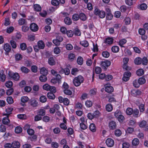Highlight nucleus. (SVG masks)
Here are the masks:
<instances>
[{
	"label": "nucleus",
	"instance_id": "2f4dec72",
	"mask_svg": "<svg viewBox=\"0 0 148 148\" xmlns=\"http://www.w3.org/2000/svg\"><path fill=\"white\" fill-rule=\"evenodd\" d=\"M65 23L67 25H70L72 23V21L71 19L68 17H66L64 18Z\"/></svg>",
	"mask_w": 148,
	"mask_h": 148
},
{
	"label": "nucleus",
	"instance_id": "bb28decb",
	"mask_svg": "<svg viewBox=\"0 0 148 148\" xmlns=\"http://www.w3.org/2000/svg\"><path fill=\"white\" fill-rule=\"evenodd\" d=\"M138 82L140 85H142L145 83L146 79L144 77H140L138 79Z\"/></svg>",
	"mask_w": 148,
	"mask_h": 148
},
{
	"label": "nucleus",
	"instance_id": "8fccbe9b",
	"mask_svg": "<svg viewBox=\"0 0 148 148\" xmlns=\"http://www.w3.org/2000/svg\"><path fill=\"white\" fill-rule=\"evenodd\" d=\"M59 102H67L69 101V99L66 98H64L60 96L58 98Z\"/></svg>",
	"mask_w": 148,
	"mask_h": 148
},
{
	"label": "nucleus",
	"instance_id": "58836bf2",
	"mask_svg": "<svg viewBox=\"0 0 148 148\" xmlns=\"http://www.w3.org/2000/svg\"><path fill=\"white\" fill-rule=\"evenodd\" d=\"M79 18L83 21H85L86 19V15L83 13H81L79 15Z\"/></svg>",
	"mask_w": 148,
	"mask_h": 148
},
{
	"label": "nucleus",
	"instance_id": "a878e982",
	"mask_svg": "<svg viewBox=\"0 0 148 148\" xmlns=\"http://www.w3.org/2000/svg\"><path fill=\"white\" fill-rule=\"evenodd\" d=\"M9 117H5L3 118L2 120V122L3 124L8 125L10 123V121L8 119Z\"/></svg>",
	"mask_w": 148,
	"mask_h": 148
},
{
	"label": "nucleus",
	"instance_id": "6e6d98bb",
	"mask_svg": "<svg viewBox=\"0 0 148 148\" xmlns=\"http://www.w3.org/2000/svg\"><path fill=\"white\" fill-rule=\"evenodd\" d=\"M66 125L67 124H65L64 123H61L60 124V126L61 129L64 130H66L67 129Z\"/></svg>",
	"mask_w": 148,
	"mask_h": 148
},
{
	"label": "nucleus",
	"instance_id": "5fc2aeb1",
	"mask_svg": "<svg viewBox=\"0 0 148 148\" xmlns=\"http://www.w3.org/2000/svg\"><path fill=\"white\" fill-rule=\"evenodd\" d=\"M97 90L96 89H92L90 91V94L91 95H95L96 94Z\"/></svg>",
	"mask_w": 148,
	"mask_h": 148
},
{
	"label": "nucleus",
	"instance_id": "9b49d317",
	"mask_svg": "<svg viewBox=\"0 0 148 148\" xmlns=\"http://www.w3.org/2000/svg\"><path fill=\"white\" fill-rule=\"evenodd\" d=\"M111 62L108 60H105L101 62V65L104 69H106L110 65Z\"/></svg>",
	"mask_w": 148,
	"mask_h": 148
},
{
	"label": "nucleus",
	"instance_id": "c756f323",
	"mask_svg": "<svg viewBox=\"0 0 148 148\" xmlns=\"http://www.w3.org/2000/svg\"><path fill=\"white\" fill-rule=\"evenodd\" d=\"M53 93L48 92L47 93V96L49 99H53L55 98V96Z\"/></svg>",
	"mask_w": 148,
	"mask_h": 148
},
{
	"label": "nucleus",
	"instance_id": "7ed1b4c3",
	"mask_svg": "<svg viewBox=\"0 0 148 148\" xmlns=\"http://www.w3.org/2000/svg\"><path fill=\"white\" fill-rule=\"evenodd\" d=\"M8 76L11 79L17 81L20 78V76L18 73H14L12 71H9L8 73Z\"/></svg>",
	"mask_w": 148,
	"mask_h": 148
},
{
	"label": "nucleus",
	"instance_id": "774afa93",
	"mask_svg": "<svg viewBox=\"0 0 148 148\" xmlns=\"http://www.w3.org/2000/svg\"><path fill=\"white\" fill-rule=\"evenodd\" d=\"M66 48L67 50H70L73 49V46L71 44H68L66 45Z\"/></svg>",
	"mask_w": 148,
	"mask_h": 148
},
{
	"label": "nucleus",
	"instance_id": "393cba45",
	"mask_svg": "<svg viewBox=\"0 0 148 148\" xmlns=\"http://www.w3.org/2000/svg\"><path fill=\"white\" fill-rule=\"evenodd\" d=\"M106 109L107 111L110 112L113 109V107L112 104L109 103L106 106Z\"/></svg>",
	"mask_w": 148,
	"mask_h": 148
},
{
	"label": "nucleus",
	"instance_id": "9d476101",
	"mask_svg": "<svg viewBox=\"0 0 148 148\" xmlns=\"http://www.w3.org/2000/svg\"><path fill=\"white\" fill-rule=\"evenodd\" d=\"M13 108L11 107H8L5 110V112L3 114V115L7 117H9V115L12 113Z\"/></svg>",
	"mask_w": 148,
	"mask_h": 148
},
{
	"label": "nucleus",
	"instance_id": "423d86ee",
	"mask_svg": "<svg viewBox=\"0 0 148 148\" xmlns=\"http://www.w3.org/2000/svg\"><path fill=\"white\" fill-rule=\"evenodd\" d=\"M38 45L34 47L35 51L38 52V49L37 48L38 47L39 49H43L45 47V45L44 42L42 40H39L38 42Z\"/></svg>",
	"mask_w": 148,
	"mask_h": 148
},
{
	"label": "nucleus",
	"instance_id": "e2e57ef3",
	"mask_svg": "<svg viewBox=\"0 0 148 148\" xmlns=\"http://www.w3.org/2000/svg\"><path fill=\"white\" fill-rule=\"evenodd\" d=\"M60 50L59 47H56L54 49V52L56 54H58L60 53Z\"/></svg>",
	"mask_w": 148,
	"mask_h": 148
},
{
	"label": "nucleus",
	"instance_id": "49530a36",
	"mask_svg": "<svg viewBox=\"0 0 148 148\" xmlns=\"http://www.w3.org/2000/svg\"><path fill=\"white\" fill-rule=\"evenodd\" d=\"M51 3L52 5L57 6L59 5V2L57 0H52L51 1Z\"/></svg>",
	"mask_w": 148,
	"mask_h": 148
},
{
	"label": "nucleus",
	"instance_id": "79ce46f5",
	"mask_svg": "<svg viewBox=\"0 0 148 148\" xmlns=\"http://www.w3.org/2000/svg\"><path fill=\"white\" fill-rule=\"evenodd\" d=\"M77 63L80 65H82L83 62V59L81 57H79L77 59Z\"/></svg>",
	"mask_w": 148,
	"mask_h": 148
},
{
	"label": "nucleus",
	"instance_id": "a19ab883",
	"mask_svg": "<svg viewBox=\"0 0 148 148\" xmlns=\"http://www.w3.org/2000/svg\"><path fill=\"white\" fill-rule=\"evenodd\" d=\"M80 44L83 46L87 47L88 46V42L86 40H84L81 41L80 42Z\"/></svg>",
	"mask_w": 148,
	"mask_h": 148
},
{
	"label": "nucleus",
	"instance_id": "39448f33",
	"mask_svg": "<svg viewBox=\"0 0 148 148\" xmlns=\"http://www.w3.org/2000/svg\"><path fill=\"white\" fill-rule=\"evenodd\" d=\"M43 87L44 89L47 91H50L53 93H55L56 92L55 87L51 86L48 84H44L43 86Z\"/></svg>",
	"mask_w": 148,
	"mask_h": 148
},
{
	"label": "nucleus",
	"instance_id": "b1692460",
	"mask_svg": "<svg viewBox=\"0 0 148 148\" xmlns=\"http://www.w3.org/2000/svg\"><path fill=\"white\" fill-rule=\"evenodd\" d=\"M144 73V71L142 69H139L136 71V74L138 76H141L143 75Z\"/></svg>",
	"mask_w": 148,
	"mask_h": 148
},
{
	"label": "nucleus",
	"instance_id": "cd10ccee",
	"mask_svg": "<svg viewBox=\"0 0 148 148\" xmlns=\"http://www.w3.org/2000/svg\"><path fill=\"white\" fill-rule=\"evenodd\" d=\"M68 58L69 60L72 61L75 58V55L73 53H70L68 55Z\"/></svg>",
	"mask_w": 148,
	"mask_h": 148
},
{
	"label": "nucleus",
	"instance_id": "ea45409f",
	"mask_svg": "<svg viewBox=\"0 0 148 148\" xmlns=\"http://www.w3.org/2000/svg\"><path fill=\"white\" fill-rule=\"evenodd\" d=\"M133 86L136 88H139L140 86V84L138 83V80L136 79L134 80L133 82Z\"/></svg>",
	"mask_w": 148,
	"mask_h": 148
},
{
	"label": "nucleus",
	"instance_id": "ddd939ff",
	"mask_svg": "<svg viewBox=\"0 0 148 148\" xmlns=\"http://www.w3.org/2000/svg\"><path fill=\"white\" fill-rule=\"evenodd\" d=\"M113 88L110 86V84H107L105 85V90L106 92L110 93L113 91Z\"/></svg>",
	"mask_w": 148,
	"mask_h": 148
},
{
	"label": "nucleus",
	"instance_id": "0e129e2a",
	"mask_svg": "<svg viewBox=\"0 0 148 148\" xmlns=\"http://www.w3.org/2000/svg\"><path fill=\"white\" fill-rule=\"evenodd\" d=\"M113 17V15L111 13H107L106 18L108 20H111Z\"/></svg>",
	"mask_w": 148,
	"mask_h": 148
},
{
	"label": "nucleus",
	"instance_id": "4d7b16f0",
	"mask_svg": "<svg viewBox=\"0 0 148 148\" xmlns=\"http://www.w3.org/2000/svg\"><path fill=\"white\" fill-rule=\"evenodd\" d=\"M140 8L141 10H145L147 8V5L145 3L141 4L140 6Z\"/></svg>",
	"mask_w": 148,
	"mask_h": 148
},
{
	"label": "nucleus",
	"instance_id": "4c0bfd02",
	"mask_svg": "<svg viewBox=\"0 0 148 148\" xmlns=\"http://www.w3.org/2000/svg\"><path fill=\"white\" fill-rule=\"evenodd\" d=\"M22 129L19 126H17L15 127V132L17 134H19L21 132Z\"/></svg>",
	"mask_w": 148,
	"mask_h": 148
},
{
	"label": "nucleus",
	"instance_id": "f03ea898",
	"mask_svg": "<svg viewBox=\"0 0 148 148\" xmlns=\"http://www.w3.org/2000/svg\"><path fill=\"white\" fill-rule=\"evenodd\" d=\"M84 80L83 77L81 75H79L75 77L73 80V83L76 86H79Z\"/></svg>",
	"mask_w": 148,
	"mask_h": 148
},
{
	"label": "nucleus",
	"instance_id": "72a5a7b5",
	"mask_svg": "<svg viewBox=\"0 0 148 148\" xmlns=\"http://www.w3.org/2000/svg\"><path fill=\"white\" fill-rule=\"evenodd\" d=\"M38 114L41 116L45 115V110L43 109H40L38 111Z\"/></svg>",
	"mask_w": 148,
	"mask_h": 148
},
{
	"label": "nucleus",
	"instance_id": "f3484780",
	"mask_svg": "<svg viewBox=\"0 0 148 148\" xmlns=\"http://www.w3.org/2000/svg\"><path fill=\"white\" fill-rule=\"evenodd\" d=\"M49 64L51 66L54 65L56 63L55 58L53 57H50L48 60Z\"/></svg>",
	"mask_w": 148,
	"mask_h": 148
},
{
	"label": "nucleus",
	"instance_id": "4be33fe9",
	"mask_svg": "<svg viewBox=\"0 0 148 148\" xmlns=\"http://www.w3.org/2000/svg\"><path fill=\"white\" fill-rule=\"evenodd\" d=\"M90 130L92 132H95L96 130V127L95 125L93 123L90 124L89 127Z\"/></svg>",
	"mask_w": 148,
	"mask_h": 148
},
{
	"label": "nucleus",
	"instance_id": "c03bdc74",
	"mask_svg": "<svg viewBox=\"0 0 148 148\" xmlns=\"http://www.w3.org/2000/svg\"><path fill=\"white\" fill-rule=\"evenodd\" d=\"M66 34L67 36L69 37H72L74 34L73 32L71 30H68L67 31Z\"/></svg>",
	"mask_w": 148,
	"mask_h": 148
},
{
	"label": "nucleus",
	"instance_id": "4468645a",
	"mask_svg": "<svg viewBox=\"0 0 148 148\" xmlns=\"http://www.w3.org/2000/svg\"><path fill=\"white\" fill-rule=\"evenodd\" d=\"M31 30L33 32L37 31L38 29V25L35 23H33L31 24L30 26Z\"/></svg>",
	"mask_w": 148,
	"mask_h": 148
},
{
	"label": "nucleus",
	"instance_id": "09e8293b",
	"mask_svg": "<svg viewBox=\"0 0 148 148\" xmlns=\"http://www.w3.org/2000/svg\"><path fill=\"white\" fill-rule=\"evenodd\" d=\"M64 92L65 94L67 95H71L72 94V91L68 89H65L64 90Z\"/></svg>",
	"mask_w": 148,
	"mask_h": 148
},
{
	"label": "nucleus",
	"instance_id": "680f3d73",
	"mask_svg": "<svg viewBox=\"0 0 148 148\" xmlns=\"http://www.w3.org/2000/svg\"><path fill=\"white\" fill-rule=\"evenodd\" d=\"M80 126L81 128L83 130H85L87 127V126L86 125L84 124V123H80Z\"/></svg>",
	"mask_w": 148,
	"mask_h": 148
},
{
	"label": "nucleus",
	"instance_id": "37998d69",
	"mask_svg": "<svg viewBox=\"0 0 148 148\" xmlns=\"http://www.w3.org/2000/svg\"><path fill=\"white\" fill-rule=\"evenodd\" d=\"M147 122L143 120L139 123V126L142 128L146 126Z\"/></svg>",
	"mask_w": 148,
	"mask_h": 148
},
{
	"label": "nucleus",
	"instance_id": "412c9836",
	"mask_svg": "<svg viewBox=\"0 0 148 148\" xmlns=\"http://www.w3.org/2000/svg\"><path fill=\"white\" fill-rule=\"evenodd\" d=\"M12 144V148H19L20 147V143L18 141H14Z\"/></svg>",
	"mask_w": 148,
	"mask_h": 148
},
{
	"label": "nucleus",
	"instance_id": "c9c22d12",
	"mask_svg": "<svg viewBox=\"0 0 148 148\" xmlns=\"http://www.w3.org/2000/svg\"><path fill=\"white\" fill-rule=\"evenodd\" d=\"M139 143V140L138 138H134L132 140V143L133 145L136 146L138 145Z\"/></svg>",
	"mask_w": 148,
	"mask_h": 148
},
{
	"label": "nucleus",
	"instance_id": "dca6fc26",
	"mask_svg": "<svg viewBox=\"0 0 148 148\" xmlns=\"http://www.w3.org/2000/svg\"><path fill=\"white\" fill-rule=\"evenodd\" d=\"M130 78V73L129 72H126L125 73L123 79L125 82L128 81Z\"/></svg>",
	"mask_w": 148,
	"mask_h": 148
},
{
	"label": "nucleus",
	"instance_id": "aec40b11",
	"mask_svg": "<svg viewBox=\"0 0 148 148\" xmlns=\"http://www.w3.org/2000/svg\"><path fill=\"white\" fill-rule=\"evenodd\" d=\"M40 73L43 75H47L48 74V70L45 68L42 67L40 69Z\"/></svg>",
	"mask_w": 148,
	"mask_h": 148
},
{
	"label": "nucleus",
	"instance_id": "de8ad7c7",
	"mask_svg": "<svg viewBox=\"0 0 148 148\" xmlns=\"http://www.w3.org/2000/svg\"><path fill=\"white\" fill-rule=\"evenodd\" d=\"M13 83L11 81H8L5 83V86L7 88H11L12 86Z\"/></svg>",
	"mask_w": 148,
	"mask_h": 148
},
{
	"label": "nucleus",
	"instance_id": "f8f14e48",
	"mask_svg": "<svg viewBox=\"0 0 148 148\" xmlns=\"http://www.w3.org/2000/svg\"><path fill=\"white\" fill-rule=\"evenodd\" d=\"M106 143L107 145L109 147H112L114 144V141L110 138H108L106 140Z\"/></svg>",
	"mask_w": 148,
	"mask_h": 148
},
{
	"label": "nucleus",
	"instance_id": "69168bd1",
	"mask_svg": "<svg viewBox=\"0 0 148 148\" xmlns=\"http://www.w3.org/2000/svg\"><path fill=\"white\" fill-rule=\"evenodd\" d=\"M72 18L73 20L76 21L79 18V16L77 14H75L73 16Z\"/></svg>",
	"mask_w": 148,
	"mask_h": 148
},
{
	"label": "nucleus",
	"instance_id": "f257e3e1",
	"mask_svg": "<svg viewBox=\"0 0 148 148\" xmlns=\"http://www.w3.org/2000/svg\"><path fill=\"white\" fill-rule=\"evenodd\" d=\"M134 63L137 65L140 64L142 63L143 65H146L148 62V60L147 57H144L143 59L140 58H136L134 60Z\"/></svg>",
	"mask_w": 148,
	"mask_h": 148
},
{
	"label": "nucleus",
	"instance_id": "2eb2a0df",
	"mask_svg": "<svg viewBox=\"0 0 148 148\" xmlns=\"http://www.w3.org/2000/svg\"><path fill=\"white\" fill-rule=\"evenodd\" d=\"M113 39L112 37H108L106 38L105 41L104 43L107 45H110L113 43Z\"/></svg>",
	"mask_w": 148,
	"mask_h": 148
},
{
	"label": "nucleus",
	"instance_id": "473e14b6",
	"mask_svg": "<svg viewBox=\"0 0 148 148\" xmlns=\"http://www.w3.org/2000/svg\"><path fill=\"white\" fill-rule=\"evenodd\" d=\"M21 70L23 73H27L29 71V70L26 67L22 66L21 68Z\"/></svg>",
	"mask_w": 148,
	"mask_h": 148
},
{
	"label": "nucleus",
	"instance_id": "f704fd0d",
	"mask_svg": "<svg viewBox=\"0 0 148 148\" xmlns=\"http://www.w3.org/2000/svg\"><path fill=\"white\" fill-rule=\"evenodd\" d=\"M18 22L19 25H22L26 24V21L25 19L21 18L19 19Z\"/></svg>",
	"mask_w": 148,
	"mask_h": 148
},
{
	"label": "nucleus",
	"instance_id": "052dcab7",
	"mask_svg": "<svg viewBox=\"0 0 148 148\" xmlns=\"http://www.w3.org/2000/svg\"><path fill=\"white\" fill-rule=\"evenodd\" d=\"M102 55L104 57L107 58L109 56L110 54L107 51H103L102 53Z\"/></svg>",
	"mask_w": 148,
	"mask_h": 148
},
{
	"label": "nucleus",
	"instance_id": "603ef678",
	"mask_svg": "<svg viewBox=\"0 0 148 148\" xmlns=\"http://www.w3.org/2000/svg\"><path fill=\"white\" fill-rule=\"evenodd\" d=\"M122 114L121 111L118 110H116L114 113V115L115 116L116 118L120 116Z\"/></svg>",
	"mask_w": 148,
	"mask_h": 148
},
{
	"label": "nucleus",
	"instance_id": "e433bc0d",
	"mask_svg": "<svg viewBox=\"0 0 148 148\" xmlns=\"http://www.w3.org/2000/svg\"><path fill=\"white\" fill-rule=\"evenodd\" d=\"M34 9L37 11H40L41 10L40 6L38 4H35L34 6Z\"/></svg>",
	"mask_w": 148,
	"mask_h": 148
},
{
	"label": "nucleus",
	"instance_id": "13d9d810",
	"mask_svg": "<svg viewBox=\"0 0 148 148\" xmlns=\"http://www.w3.org/2000/svg\"><path fill=\"white\" fill-rule=\"evenodd\" d=\"M127 41L125 39H123L120 40L119 42V45L121 47Z\"/></svg>",
	"mask_w": 148,
	"mask_h": 148
},
{
	"label": "nucleus",
	"instance_id": "a211bd4d",
	"mask_svg": "<svg viewBox=\"0 0 148 148\" xmlns=\"http://www.w3.org/2000/svg\"><path fill=\"white\" fill-rule=\"evenodd\" d=\"M109 126L110 129H115L116 127V123L113 121H111L109 123Z\"/></svg>",
	"mask_w": 148,
	"mask_h": 148
},
{
	"label": "nucleus",
	"instance_id": "c85d7f7f",
	"mask_svg": "<svg viewBox=\"0 0 148 148\" xmlns=\"http://www.w3.org/2000/svg\"><path fill=\"white\" fill-rule=\"evenodd\" d=\"M46 75H40L39 77L40 80L42 82H46L47 80V77L46 76Z\"/></svg>",
	"mask_w": 148,
	"mask_h": 148
},
{
	"label": "nucleus",
	"instance_id": "338daca9",
	"mask_svg": "<svg viewBox=\"0 0 148 148\" xmlns=\"http://www.w3.org/2000/svg\"><path fill=\"white\" fill-rule=\"evenodd\" d=\"M122 133L121 131L119 130H116L115 132V135L117 136H120L121 134Z\"/></svg>",
	"mask_w": 148,
	"mask_h": 148
},
{
	"label": "nucleus",
	"instance_id": "0eeeda50",
	"mask_svg": "<svg viewBox=\"0 0 148 148\" xmlns=\"http://www.w3.org/2000/svg\"><path fill=\"white\" fill-rule=\"evenodd\" d=\"M63 40L62 37L58 36H57L56 38L53 40V43L56 46H59L60 44V43Z\"/></svg>",
	"mask_w": 148,
	"mask_h": 148
},
{
	"label": "nucleus",
	"instance_id": "1a4fd4ad",
	"mask_svg": "<svg viewBox=\"0 0 148 148\" xmlns=\"http://www.w3.org/2000/svg\"><path fill=\"white\" fill-rule=\"evenodd\" d=\"M139 110L136 109L133 110L130 108V115L133 114V116L137 118L139 116Z\"/></svg>",
	"mask_w": 148,
	"mask_h": 148
},
{
	"label": "nucleus",
	"instance_id": "20e7f679",
	"mask_svg": "<svg viewBox=\"0 0 148 148\" xmlns=\"http://www.w3.org/2000/svg\"><path fill=\"white\" fill-rule=\"evenodd\" d=\"M94 14L95 15L98 16L101 18H104L106 15L104 11L100 10L97 8H96L95 9Z\"/></svg>",
	"mask_w": 148,
	"mask_h": 148
},
{
	"label": "nucleus",
	"instance_id": "3c124183",
	"mask_svg": "<svg viewBox=\"0 0 148 148\" xmlns=\"http://www.w3.org/2000/svg\"><path fill=\"white\" fill-rule=\"evenodd\" d=\"M15 57L16 60H19L22 58V56L20 54H17L15 56Z\"/></svg>",
	"mask_w": 148,
	"mask_h": 148
},
{
	"label": "nucleus",
	"instance_id": "5701e85b",
	"mask_svg": "<svg viewBox=\"0 0 148 148\" xmlns=\"http://www.w3.org/2000/svg\"><path fill=\"white\" fill-rule=\"evenodd\" d=\"M4 49L5 51L9 52L11 50V47L8 44L6 43L4 45Z\"/></svg>",
	"mask_w": 148,
	"mask_h": 148
},
{
	"label": "nucleus",
	"instance_id": "864d4df0",
	"mask_svg": "<svg viewBox=\"0 0 148 148\" xmlns=\"http://www.w3.org/2000/svg\"><path fill=\"white\" fill-rule=\"evenodd\" d=\"M78 71V70L77 68H73L71 70V74L73 75H75L77 74Z\"/></svg>",
	"mask_w": 148,
	"mask_h": 148
},
{
	"label": "nucleus",
	"instance_id": "a18cd8bd",
	"mask_svg": "<svg viewBox=\"0 0 148 148\" xmlns=\"http://www.w3.org/2000/svg\"><path fill=\"white\" fill-rule=\"evenodd\" d=\"M0 78L1 81L2 82H4L5 80V75L2 73H0Z\"/></svg>",
	"mask_w": 148,
	"mask_h": 148
},
{
	"label": "nucleus",
	"instance_id": "6ab92c4d",
	"mask_svg": "<svg viewBox=\"0 0 148 148\" xmlns=\"http://www.w3.org/2000/svg\"><path fill=\"white\" fill-rule=\"evenodd\" d=\"M132 94L134 96H137L141 94V92L139 90H132L131 91Z\"/></svg>",
	"mask_w": 148,
	"mask_h": 148
},
{
	"label": "nucleus",
	"instance_id": "6e6552de",
	"mask_svg": "<svg viewBox=\"0 0 148 148\" xmlns=\"http://www.w3.org/2000/svg\"><path fill=\"white\" fill-rule=\"evenodd\" d=\"M129 60V58H124L123 60V64L122 67L123 69L126 71L128 70L129 69V67L127 64Z\"/></svg>",
	"mask_w": 148,
	"mask_h": 148
},
{
	"label": "nucleus",
	"instance_id": "bf43d9fd",
	"mask_svg": "<svg viewBox=\"0 0 148 148\" xmlns=\"http://www.w3.org/2000/svg\"><path fill=\"white\" fill-rule=\"evenodd\" d=\"M40 102H46L47 98L46 96L42 95L40 97Z\"/></svg>",
	"mask_w": 148,
	"mask_h": 148
},
{
	"label": "nucleus",
	"instance_id": "7c9ffc66",
	"mask_svg": "<svg viewBox=\"0 0 148 148\" xmlns=\"http://www.w3.org/2000/svg\"><path fill=\"white\" fill-rule=\"evenodd\" d=\"M119 47L117 46H113L111 48L112 51L114 53H116L118 52L119 51Z\"/></svg>",
	"mask_w": 148,
	"mask_h": 148
}]
</instances>
